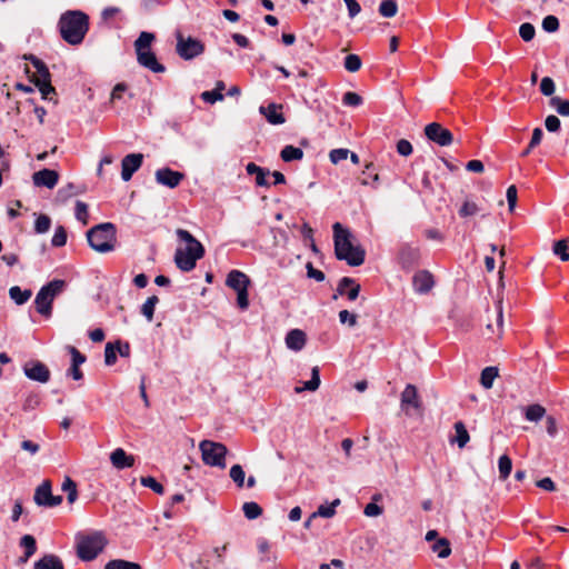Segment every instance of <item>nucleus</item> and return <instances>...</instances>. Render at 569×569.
<instances>
[{
  "label": "nucleus",
  "instance_id": "nucleus-49",
  "mask_svg": "<svg viewBox=\"0 0 569 569\" xmlns=\"http://www.w3.org/2000/svg\"><path fill=\"white\" fill-rule=\"evenodd\" d=\"M569 247L567 240H558L553 244V253L562 261L569 260Z\"/></svg>",
  "mask_w": 569,
  "mask_h": 569
},
{
  "label": "nucleus",
  "instance_id": "nucleus-40",
  "mask_svg": "<svg viewBox=\"0 0 569 569\" xmlns=\"http://www.w3.org/2000/svg\"><path fill=\"white\" fill-rule=\"evenodd\" d=\"M549 104L555 108L560 116L569 117V100H563L555 96L550 98Z\"/></svg>",
  "mask_w": 569,
  "mask_h": 569
},
{
  "label": "nucleus",
  "instance_id": "nucleus-52",
  "mask_svg": "<svg viewBox=\"0 0 569 569\" xmlns=\"http://www.w3.org/2000/svg\"><path fill=\"white\" fill-rule=\"evenodd\" d=\"M74 214L79 221H81L83 224H87L89 218L87 203L78 200L76 202Z\"/></svg>",
  "mask_w": 569,
  "mask_h": 569
},
{
  "label": "nucleus",
  "instance_id": "nucleus-23",
  "mask_svg": "<svg viewBox=\"0 0 569 569\" xmlns=\"http://www.w3.org/2000/svg\"><path fill=\"white\" fill-rule=\"evenodd\" d=\"M110 461L116 469L122 470L134 465V457L128 455L122 448H117L111 452Z\"/></svg>",
  "mask_w": 569,
  "mask_h": 569
},
{
  "label": "nucleus",
  "instance_id": "nucleus-37",
  "mask_svg": "<svg viewBox=\"0 0 569 569\" xmlns=\"http://www.w3.org/2000/svg\"><path fill=\"white\" fill-rule=\"evenodd\" d=\"M455 431H456L455 441L457 442L459 448H463L470 439L468 430L466 429V426L463 425V422H461V421L456 422Z\"/></svg>",
  "mask_w": 569,
  "mask_h": 569
},
{
  "label": "nucleus",
  "instance_id": "nucleus-28",
  "mask_svg": "<svg viewBox=\"0 0 569 569\" xmlns=\"http://www.w3.org/2000/svg\"><path fill=\"white\" fill-rule=\"evenodd\" d=\"M20 546L24 549V555L21 558V561L26 562L37 551V542H36L34 537L31 535H24L20 539Z\"/></svg>",
  "mask_w": 569,
  "mask_h": 569
},
{
  "label": "nucleus",
  "instance_id": "nucleus-62",
  "mask_svg": "<svg viewBox=\"0 0 569 569\" xmlns=\"http://www.w3.org/2000/svg\"><path fill=\"white\" fill-rule=\"evenodd\" d=\"M308 278L315 279L318 282H321L326 279L325 273L321 270L316 269L311 262H308L306 266Z\"/></svg>",
  "mask_w": 569,
  "mask_h": 569
},
{
  "label": "nucleus",
  "instance_id": "nucleus-63",
  "mask_svg": "<svg viewBox=\"0 0 569 569\" xmlns=\"http://www.w3.org/2000/svg\"><path fill=\"white\" fill-rule=\"evenodd\" d=\"M68 351L71 355V366H80L86 361V356H83L76 347L69 346Z\"/></svg>",
  "mask_w": 569,
  "mask_h": 569
},
{
  "label": "nucleus",
  "instance_id": "nucleus-45",
  "mask_svg": "<svg viewBox=\"0 0 569 569\" xmlns=\"http://www.w3.org/2000/svg\"><path fill=\"white\" fill-rule=\"evenodd\" d=\"M362 66L361 58L358 54L350 53L346 56L343 67L349 72H357Z\"/></svg>",
  "mask_w": 569,
  "mask_h": 569
},
{
  "label": "nucleus",
  "instance_id": "nucleus-21",
  "mask_svg": "<svg viewBox=\"0 0 569 569\" xmlns=\"http://www.w3.org/2000/svg\"><path fill=\"white\" fill-rule=\"evenodd\" d=\"M250 283V278L240 270H231L226 279V284L236 292L242 289H248Z\"/></svg>",
  "mask_w": 569,
  "mask_h": 569
},
{
  "label": "nucleus",
  "instance_id": "nucleus-48",
  "mask_svg": "<svg viewBox=\"0 0 569 569\" xmlns=\"http://www.w3.org/2000/svg\"><path fill=\"white\" fill-rule=\"evenodd\" d=\"M140 483L143 486V487H147V488H150L151 490H153L158 495H163L164 493V488L163 486L158 482L156 480V478L151 477V476H148V477H141L140 479Z\"/></svg>",
  "mask_w": 569,
  "mask_h": 569
},
{
  "label": "nucleus",
  "instance_id": "nucleus-8",
  "mask_svg": "<svg viewBox=\"0 0 569 569\" xmlns=\"http://www.w3.org/2000/svg\"><path fill=\"white\" fill-rule=\"evenodd\" d=\"M176 38H177V46H176L177 53L183 60H191V59L200 56L204 51L203 43L198 39H194L192 37L184 38L180 31H177Z\"/></svg>",
  "mask_w": 569,
  "mask_h": 569
},
{
  "label": "nucleus",
  "instance_id": "nucleus-57",
  "mask_svg": "<svg viewBox=\"0 0 569 569\" xmlns=\"http://www.w3.org/2000/svg\"><path fill=\"white\" fill-rule=\"evenodd\" d=\"M556 89L555 81L550 77H545L540 82V91L543 96L550 97Z\"/></svg>",
  "mask_w": 569,
  "mask_h": 569
},
{
  "label": "nucleus",
  "instance_id": "nucleus-1",
  "mask_svg": "<svg viewBox=\"0 0 569 569\" xmlns=\"http://www.w3.org/2000/svg\"><path fill=\"white\" fill-rule=\"evenodd\" d=\"M176 236L180 242L186 243V247L176 249L174 263L181 271L189 272L196 268L197 261L204 256V248L202 243L186 229H177Z\"/></svg>",
  "mask_w": 569,
  "mask_h": 569
},
{
  "label": "nucleus",
  "instance_id": "nucleus-4",
  "mask_svg": "<svg viewBox=\"0 0 569 569\" xmlns=\"http://www.w3.org/2000/svg\"><path fill=\"white\" fill-rule=\"evenodd\" d=\"M89 246L97 252L107 253L116 249L117 229L111 222L99 223L87 231Z\"/></svg>",
  "mask_w": 569,
  "mask_h": 569
},
{
  "label": "nucleus",
  "instance_id": "nucleus-22",
  "mask_svg": "<svg viewBox=\"0 0 569 569\" xmlns=\"http://www.w3.org/2000/svg\"><path fill=\"white\" fill-rule=\"evenodd\" d=\"M409 407L413 409L421 408V401L418 396V390L413 385H407L401 392V408L407 411Z\"/></svg>",
  "mask_w": 569,
  "mask_h": 569
},
{
  "label": "nucleus",
  "instance_id": "nucleus-51",
  "mask_svg": "<svg viewBox=\"0 0 569 569\" xmlns=\"http://www.w3.org/2000/svg\"><path fill=\"white\" fill-rule=\"evenodd\" d=\"M51 226V219L47 214H39L34 222V231L37 233H46Z\"/></svg>",
  "mask_w": 569,
  "mask_h": 569
},
{
  "label": "nucleus",
  "instance_id": "nucleus-43",
  "mask_svg": "<svg viewBox=\"0 0 569 569\" xmlns=\"http://www.w3.org/2000/svg\"><path fill=\"white\" fill-rule=\"evenodd\" d=\"M432 550L438 555L439 558H447L451 553L450 543L446 538L438 539L432 545Z\"/></svg>",
  "mask_w": 569,
  "mask_h": 569
},
{
  "label": "nucleus",
  "instance_id": "nucleus-35",
  "mask_svg": "<svg viewBox=\"0 0 569 569\" xmlns=\"http://www.w3.org/2000/svg\"><path fill=\"white\" fill-rule=\"evenodd\" d=\"M545 415L546 409L542 406L535 403L527 407L525 417L528 421L537 422L541 420Z\"/></svg>",
  "mask_w": 569,
  "mask_h": 569
},
{
  "label": "nucleus",
  "instance_id": "nucleus-10",
  "mask_svg": "<svg viewBox=\"0 0 569 569\" xmlns=\"http://www.w3.org/2000/svg\"><path fill=\"white\" fill-rule=\"evenodd\" d=\"M52 487L49 480H44L40 486L36 488L33 500L40 507L52 508L57 507L62 502L61 496L52 495Z\"/></svg>",
  "mask_w": 569,
  "mask_h": 569
},
{
  "label": "nucleus",
  "instance_id": "nucleus-38",
  "mask_svg": "<svg viewBox=\"0 0 569 569\" xmlns=\"http://www.w3.org/2000/svg\"><path fill=\"white\" fill-rule=\"evenodd\" d=\"M104 569H141V566L137 562L123 559H114L108 561L104 566Z\"/></svg>",
  "mask_w": 569,
  "mask_h": 569
},
{
  "label": "nucleus",
  "instance_id": "nucleus-64",
  "mask_svg": "<svg viewBox=\"0 0 569 569\" xmlns=\"http://www.w3.org/2000/svg\"><path fill=\"white\" fill-rule=\"evenodd\" d=\"M560 120L558 117L553 116V114H550L546 118L545 120V126H546V129L549 131V132H556L560 129Z\"/></svg>",
  "mask_w": 569,
  "mask_h": 569
},
{
  "label": "nucleus",
  "instance_id": "nucleus-26",
  "mask_svg": "<svg viewBox=\"0 0 569 569\" xmlns=\"http://www.w3.org/2000/svg\"><path fill=\"white\" fill-rule=\"evenodd\" d=\"M31 81L39 89L42 99L52 100L50 94H56V89L51 84V74L49 77H46V78H34V76H33L31 78Z\"/></svg>",
  "mask_w": 569,
  "mask_h": 569
},
{
  "label": "nucleus",
  "instance_id": "nucleus-17",
  "mask_svg": "<svg viewBox=\"0 0 569 569\" xmlns=\"http://www.w3.org/2000/svg\"><path fill=\"white\" fill-rule=\"evenodd\" d=\"M336 291L333 299H337L338 296L346 295L349 300L353 301L359 296L360 284L356 283V280L352 278L343 277L340 279Z\"/></svg>",
  "mask_w": 569,
  "mask_h": 569
},
{
  "label": "nucleus",
  "instance_id": "nucleus-12",
  "mask_svg": "<svg viewBox=\"0 0 569 569\" xmlns=\"http://www.w3.org/2000/svg\"><path fill=\"white\" fill-rule=\"evenodd\" d=\"M420 260V250L410 244H402L399 249L398 261L402 269L409 271L415 268Z\"/></svg>",
  "mask_w": 569,
  "mask_h": 569
},
{
  "label": "nucleus",
  "instance_id": "nucleus-13",
  "mask_svg": "<svg viewBox=\"0 0 569 569\" xmlns=\"http://www.w3.org/2000/svg\"><path fill=\"white\" fill-rule=\"evenodd\" d=\"M143 162L142 153H129L121 161V178L129 181L133 173L140 169Z\"/></svg>",
  "mask_w": 569,
  "mask_h": 569
},
{
  "label": "nucleus",
  "instance_id": "nucleus-61",
  "mask_svg": "<svg viewBox=\"0 0 569 569\" xmlns=\"http://www.w3.org/2000/svg\"><path fill=\"white\" fill-rule=\"evenodd\" d=\"M397 152L402 157H408L412 153V144L406 139H400L397 142Z\"/></svg>",
  "mask_w": 569,
  "mask_h": 569
},
{
  "label": "nucleus",
  "instance_id": "nucleus-24",
  "mask_svg": "<svg viewBox=\"0 0 569 569\" xmlns=\"http://www.w3.org/2000/svg\"><path fill=\"white\" fill-rule=\"evenodd\" d=\"M307 341L306 333L300 329H292L286 336L287 348L293 351H300Z\"/></svg>",
  "mask_w": 569,
  "mask_h": 569
},
{
  "label": "nucleus",
  "instance_id": "nucleus-39",
  "mask_svg": "<svg viewBox=\"0 0 569 569\" xmlns=\"http://www.w3.org/2000/svg\"><path fill=\"white\" fill-rule=\"evenodd\" d=\"M61 489L68 493L67 499L69 503H73L77 500V483L70 477H66L64 481L62 482Z\"/></svg>",
  "mask_w": 569,
  "mask_h": 569
},
{
  "label": "nucleus",
  "instance_id": "nucleus-2",
  "mask_svg": "<svg viewBox=\"0 0 569 569\" xmlns=\"http://www.w3.org/2000/svg\"><path fill=\"white\" fill-rule=\"evenodd\" d=\"M332 229L336 258L346 261L351 267L361 266L365 262L366 251L360 246L352 244L350 231L340 222H336Z\"/></svg>",
  "mask_w": 569,
  "mask_h": 569
},
{
  "label": "nucleus",
  "instance_id": "nucleus-34",
  "mask_svg": "<svg viewBox=\"0 0 569 569\" xmlns=\"http://www.w3.org/2000/svg\"><path fill=\"white\" fill-rule=\"evenodd\" d=\"M378 11L383 18H392L398 12V3L396 0H382Z\"/></svg>",
  "mask_w": 569,
  "mask_h": 569
},
{
  "label": "nucleus",
  "instance_id": "nucleus-33",
  "mask_svg": "<svg viewBox=\"0 0 569 569\" xmlns=\"http://www.w3.org/2000/svg\"><path fill=\"white\" fill-rule=\"evenodd\" d=\"M153 40V33L142 31L138 39L134 41L136 53L147 51Z\"/></svg>",
  "mask_w": 569,
  "mask_h": 569
},
{
  "label": "nucleus",
  "instance_id": "nucleus-31",
  "mask_svg": "<svg viewBox=\"0 0 569 569\" xmlns=\"http://www.w3.org/2000/svg\"><path fill=\"white\" fill-rule=\"evenodd\" d=\"M280 157L284 162L301 160L303 158V151L298 147L288 144L281 150Z\"/></svg>",
  "mask_w": 569,
  "mask_h": 569
},
{
  "label": "nucleus",
  "instance_id": "nucleus-30",
  "mask_svg": "<svg viewBox=\"0 0 569 569\" xmlns=\"http://www.w3.org/2000/svg\"><path fill=\"white\" fill-rule=\"evenodd\" d=\"M320 386V370L319 367H313L311 369V379L306 381L303 387H296L295 391L300 393L303 390L316 391Z\"/></svg>",
  "mask_w": 569,
  "mask_h": 569
},
{
  "label": "nucleus",
  "instance_id": "nucleus-7",
  "mask_svg": "<svg viewBox=\"0 0 569 569\" xmlns=\"http://www.w3.org/2000/svg\"><path fill=\"white\" fill-rule=\"evenodd\" d=\"M202 460L207 466L226 468V456L228 452L227 447L221 442L211 440H202L199 443Z\"/></svg>",
  "mask_w": 569,
  "mask_h": 569
},
{
  "label": "nucleus",
  "instance_id": "nucleus-14",
  "mask_svg": "<svg viewBox=\"0 0 569 569\" xmlns=\"http://www.w3.org/2000/svg\"><path fill=\"white\" fill-rule=\"evenodd\" d=\"M24 375L33 381L46 383L50 379L48 367L40 361H31L23 368Z\"/></svg>",
  "mask_w": 569,
  "mask_h": 569
},
{
  "label": "nucleus",
  "instance_id": "nucleus-60",
  "mask_svg": "<svg viewBox=\"0 0 569 569\" xmlns=\"http://www.w3.org/2000/svg\"><path fill=\"white\" fill-rule=\"evenodd\" d=\"M349 150L348 149H333L329 153L330 161L335 164L339 163L342 160H346L348 158Z\"/></svg>",
  "mask_w": 569,
  "mask_h": 569
},
{
  "label": "nucleus",
  "instance_id": "nucleus-29",
  "mask_svg": "<svg viewBox=\"0 0 569 569\" xmlns=\"http://www.w3.org/2000/svg\"><path fill=\"white\" fill-rule=\"evenodd\" d=\"M32 296L30 289L22 290L19 286H13L9 289V297L18 305H24Z\"/></svg>",
  "mask_w": 569,
  "mask_h": 569
},
{
  "label": "nucleus",
  "instance_id": "nucleus-42",
  "mask_svg": "<svg viewBox=\"0 0 569 569\" xmlns=\"http://www.w3.org/2000/svg\"><path fill=\"white\" fill-rule=\"evenodd\" d=\"M242 511L244 517L249 520L257 519L262 515V508L253 501L244 502L242 506Z\"/></svg>",
  "mask_w": 569,
  "mask_h": 569
},
{
  "label": "nucleus",
  "instance_id": "nucleus-41",
  "mask_svg": "<svg viewBox=\"0 0 569 569\" xmlns=\"http://www.w3.org/2000/svg\"><path fill=\"white\" fill-rule=\"evenodd\" d=\"M498 469H499V477H500V479L506 480L510 476L511 469H512V461L509 458V456L502 455L499 458V460H498Z\"/></svg>",
  "mask_w": 569,
  "mask_h": 569
},
{
  "label": "nucleus",
  "instance_id": "nucleus-16",
  "mask_svg": "<svg viewBox=\"0 0 569 569\" xmlns=\"http://www.w3.org/2000/svg\"><path fill=\"white\" fill-rule=\"evenodd\" d=\"M282 104L271 102L267 106H260L259 112L266 118V120L273 126H279L286 122V118L282 113Z\"/></svg>",
  "mask_w": 569,
  "mask_h": 569
},
{
  "label": "nucleus",
  "instance_id": "nucleus-59",
  "mask_svg": "<svg viewBox=\"0 0 569 569\" xmlns=\"http://www.w3.org/2000/svg\"><path fill=\"white\" fill-rule=\"evenodd\" d=\"M201 99L204 101V102H208V103H214L217 101H220L223 99V94L219 91V90H210V91H203L201 93Z\"/></svg>",
  "mask_w": 569,
  "mask_h": 569
},
{
  "label": "nucleus",
  "instance_id": "nucleus-55",
  "mask_svg": "<svg viewBox=\"0 0 569 569\" xmlns=\"http://www.w3.org/2000/svg\"><path fill=\"white\" fill-rule=\"evenodd\" d=\"M117 361V350L112 342H108L104 348V362L107 366H113Z\"/></svg>",
  "mask_w": 569,
  "mask_h": 569
},
{
  "label": "nucleus",
  "instance_id": "nucleus-54",
  "mask_svg": "<svg viewBox=\"0 0 569 569\" xmlns=\"http://www.w3.org/2000/svg\"><path fill=\"white\" fill-rule=\"evenodd\" d=\"M342 103L350 107H359L362 103V98L357 92L348 91L342 97Z\"/></svg>",
  "mask_w": 569,
  "mask_h": 569
},
{
  "label": "nucleus",
  "instance_id": "nucleus-46",
  "mask_svg": "<svg viewBox=\"0 0 569 569\" xmlns=\"http://www.w3.org/2000/svg\"><path fill=\"white\" fill-rule=\"evenodd\" d=\"M229 476L238 488H242L246 480V473L240 465H233L230 468Z\"/></svg>",
  "mask_w": 569,
  "mask_h": 569
},
{
  "label": "nucleus",
  "instance_id": "nucleus-11",
  "mask_svg": "<svg viewBox=\"0 0 569 569\" xmlns=\"http://www.w3.org/2000/svg\"><path fill=\"white\" fill-rule=\"evenodd\" d=\"M425 134L430 141L441 147L450 146L453 142V136L450 130L438 122L427 124L425 127Z\"/></svg>",
  "mask_w": 569,
  "mask_h": 569
},
{
  "label": "nucleus",
  "instance_id": "nucleus-19",
  "mask_svg": "<svg viewBox=\"0 0 569 569\" xmlns=\"http://www.w3.org/2000/svg\"><path fill=\"white\" fill-rule=\"evenodd\" d=\"M32 180L37 187L53 189L59 180V173L51 169H42L33 173Z\"/></svg>",
  "mask_w": 569,
  "mask_h": 569
},
{
  "label": "nucleus",
  "instance_id": "nucleus-44",
  "mask_svg": "<svg viewBox=\"0 0 569 569\" xmlns=\"http://www.w3.org/2000/svg\"><path fill=\"white\" fill-rule=\"evenodd\" d=\"M24 58L27 60H29L32 63V66L36 68L37 73H38L37 78H46V77L50 76V71H49L48 67L41 59L37 58L33 54L26 56Z\"/></svg>",
  "mask_w": 569,
  "mask_h": 569
},
{
  "label": "nucleus",
  "instance_id": "nucleus-6",
  "mask_svg": "<svg viewBox=\"0 0 569 569\" xmlns=\"http://www.w3.org/2000/svg\"><path fill=\"white\" fill-rule=\"evenodd\" d=\"M66 286L64 280L54 279L43 286L36 296L34 305L37 311L44 316L50 317L52 313V302L54 298L60 295Z\"/></svg>",
  "mask_w": 569,
  "mask_h": 569
},
{
  "label": "nucleus",
  "instance_id": "nucleus-50",
  "mask_svg": "<svg viewBox=\"0 0 569 569\" xmlns=\"http://www.w3.org/2000/svg\"><path fill=\"white\" fill-rule=\"evenodd\" d=\"M67 243V231L64 227L58 226L54 230L53 237L51 239V244L53 247H63Z\"/></svg>",
  "mask_w": 569,
  "mask_h": 569
},
{
  "label": "nucleus",
  "instance_id": "nucleus-18",
  "mask_svg": "<svg viewBox=\"0 0 569 569\" xmlns=\"http://www.w3.org/2000/svg\"><path fill=\"white\" fill-rule=\"evenodd\" d=\"M413 289L418 293H428L435 286L433 276L428 270H420L412 278Z\"/></svg>",
  "mask_w": 569,
  "mask_h": 569
},
{
  "label": "nucleus",
  "instance_id": "nucleus-53",
  "mask_svg": "<svg viewBox=\"0 0 569 569\" xmlns=\"http://www.w3.org/2000/svg\"><path fill=\"white\" fill-rule=\"evenodd\" d=\"M519 34L523 41L529 42L535 38L536 29L531 23L525 22L519 28Z\"/></svg>",
  "mask_w": 569,
  "mask_h": 569
},
{
  "label": "nucleus",
  "instance_id": "nucleus-9",
  "mask_svg": "<svg viewBox=\"0 0 569 569\" xmlns=\"http://www.w3.org/2000/svg\"><path fill=\"white\" fill-rule=\"evenodd\" d=\"M229 543L221 547H214L209 553L203 555L202 558L193 565L194 569H220L226 561V552L228 551Z\"/></svg>",
  "mask_w": 569,
  "mask_h": 569
},
{
  "label": "nucleus",
  "instance_id": "nucleus-58",
  "mask_svg": "<svg viewBox=\"0 0 569 569\" xmlns=\"http://www.w3.org/2000/svg\"><path fill=\"white\" fill-rule=\"evenodd\" d=\"M479 211L478 206L475 202L465 201L461 208L459 209L460 217H469L473 216Z\"/></svg>",
  "mask_w": 569,
  "mask_h": 569
},
{
  "label": "nucleus",
  "instance_id": "nucleus-5",
  "mask_svg": "<svg viewBox=\"0 0 569 569\" xmlns=\"http://www.w3.org/2000/svg\"><path fill=\"white\" fill-rule=\"evenodd\" d=\"M77 556L83 561H91L102 552L106 546V539L102 532L96 531L89 535L78 533Z\"/></svg>",
  "mask_w": 569,
  "mask_h": 569
},
{
  "label": "nucleus",
  "instance_id": "nucleus-47",
  "mask_svg": "<svg viewBox=\"0 0 569 569\" xmlns=\"http://www.w3.org/2000/svg\"><path fill=\"white\" fill-rule=\"evenodd\" d=\"M338 505H340L339 499L333 500L329 506L321 505L318 510L312 513V517L321 516L323 518H331L336 513V507Z\"/></svg>",
  "mask_w": 569,
  "mask_h": 569
},
{
  "label": "nucleus",
  "instance_id": "nucleus-56",
  "mask_svg": "<svg viewBox=\"0 0 569 569\" xmlns=\"http://www.w3.org/2000/svg\"><path fill=\"white\" fill-rule=\"evenodd\" d=\"M542 28L546 32H556L559 29V20L555 16H547L542 20Z\"/></svg>",
  "mask_w": 569,
  "mask_h": 569
},
{
  "label": "nucleus",
  "instance_id": "nucleus-36",
  "mask_svg": "<svg viewBox=\"0 0 569 569\" xmlns=\"http://www.w3.org/2000/svg\"><path fill=\"white\" fill-rule=\"evenodd\" d=\"M158 302L159 298L157 296H151L141 306V313L149 322L153 320L154 309Z\"/></svg>",
  "mask_w": 569,
  "mask_h": 569
},
{
  "label": "nucleus",
  "instance_id": "nucleus-27",
  "mask_svg": "<svg viewBox=\"0 0 569 569\" xmlns=\"http://www.w3.org/2000/svg\"><path fill=\"white\" fill-rule=\"evenodd\" d=\"M246 171L248 174L256 176V183L259 187H269V183L266 177L269 174V170L257 166L254 162H249L246 166Z\"/></svg>",
  "mask_w": 569,
  "mask_h": 569
},
{
  "label": "nucleus",
  "instance_id": "nucleus-3",
  "mask_svg": "<svg viewBox=\"0 0 569 569\" xmlns=\"http://www.w3.org/2000/svg\"><path fill=\"white\" fill-rule=\"evenodd\" d=\"M61 38L69 44H80L88 30L89 17L80 10H69L61 14L59 22Z\"/></svg>",
  "mask_w": 569,
  "mask_h": 569
},
{
  "label": "nucleus",
  "instance_id": "nucleus-25",
  "mask_svg": "<svg viewBox=\"0 0 569 569\" xmlns=\"http://www.w3.org/2000/svg\"><path fill=\"white\" fill-rule=\"evenodd\" d=\"M34 569H64V565L60 557L53 553H47L37 560L33 565Z\"/></svg>",
  "mask_w": 569,
  "mask_h": 569
},
{
  "label": "nucleus",
  "instance_id": "nucleus-15",
  "mask_svg": "<svg viewBox=\"0 0 569 569\" xmlns=\"http://www.w3.org/2000/svg\"><path fill=\"white\" fill-rule=\"evenodd\" d=\"M156 181L168 188H176L183 180L184 174L170 168H161L156 171Z\"/></svg>",
  "mask_w": 569,
  "mask_h": 569
},
{
  "label": "nucleus",
  "instance_id": "nucleus-20",
  "mask_svg": "<svg viewBox=\"0 0 569 569\" xmlns=\"http://www.w3.org/2000/svg\"><path fill=\"white\" fill-rule=\"evenodd\" d=\"M137 60L140 66L149 69L154 73H161L166 70L164 66L158 61L154 52H152L150 49L137 53Z\"/></svg>",
  "mask_w": 569,
  "mask_h": 569
},
{
  "label": "nucleus",
  "instance_id": "nucleus-32",
  "mask_svg": "<svg viewBox=\"0 0 569 569\" xmlns=\"http://www.w3.org/2000/svg\"><path fill=\"white\" fill-rule=\"evenodd\" d=\"M498 377V368L497 367H486L481 371L480 383L485 389L492 388L493 380Z\"/></svg>",
  "mask_w": 569,
  "mask_h": 569
}]
</instances>
